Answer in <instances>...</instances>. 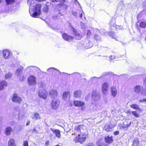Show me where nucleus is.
<instances>
[{
	"instance_id": "nucleus-14",
	"label": "nucleus",
	"mask_w": 146,
	"mask_h": 146,
	"mask_svg": "<svg viewBox=\"0 0 146 146\" xmlns=\"http://www.w3.org/2000/svg\"><path fill=\"white\" fill-rule=\"evenodd\" d=\"M3 53L4 58L6 59L9 58L11 55V53L7 50H3Z\"/></svg>"
},
{
	"instance_id": "nucleus-10",
	"label": "nucleus",
	"mask_w": 146,
	"mask_h": 146,
	"mask_svg": "<svg viewBox=\"0 0 146 146\" xmlns=\"http://www.w3.org/2000/svg\"><path fill=\"white\" fill-rule=\"evenodd\" d=\"M12 100V101L13 102L19 104L21 103V98L18 96L16 93H15L13 94Z\"/></svg>"
},
{
	"instance_id": "nucleus-11",
	"label": "nucleus",
	"mask_w": 146,
	"mask_h": 146,
	"mask_svg": "<svg viewBox=\"0 0 146 146\" xmlns=\"http://www.w3.org/2000/svg\"><path fill=\"white\" fill-rule=\"evenodd\" d=\"M62 37L65 40L69 42L72 41L74 39L73 36L68 35L65 33H64L62 34Z\"/></svg>"
},
{
	"instance_id": "nucleus-57",
	"label": "nucleus",
	"mask_w": 146,
	"mask_h": 146,
	"mask_svg": "<svg viewBox=\"0 0 146 146\" xmlns=\"http://www.w3.org/2000/svg\"><path fill=\"white\" fill-rule=\"evenodd\" d=\"M80 25H81L83 27H84V23H82V22H80Z\"/></svg>"
},
{
	"instance_id": "nucleus-2",
	"label": "nucleus",
	"mask_w": 146,
	"mask_h": 146,
	"mask_svg": "<svg viewBox=\"0 0 146 146\" xmlns=\"http://www.w3.org/2000/svg\"><path fill=\"white\" fill-rule=\"evenodd\" d=\"M131 123V122L128 119L124 120L122 123H120L118 125L119 129H122L127 128L130 126Z\"/></svg>"
},
{
	"instance_id": "nucleus-52",
	"label": "nucleus",
	"mask_w": 146,
	"mask_h": 146,
	"mask_svg": "<svg viewBox=\"0 0 146 146\" xmlns=\"http://www.w3.org/2000/svg\"><path fill=\"white\" fill-rule=\"evenodd\" d=\"M83 11H80V18H82V16L83 15Z\"/></svg>"
},
{
	"instance_id": "nucleus-44",
	"label": "nucleus",
	"mask_w": 146,
	"mask_h": 146,
	"mask_svg": "<svg viewBox=\"0 0 146 146\" xmlns=\"http://www.w3.org/2000/svg\"><path fill=\"white\" fill-rule=\"evenodd\" d=\"M86 146H94V145L92 143L90 142L87 144Z\"/></svg>"
},
{
	"instance_id": "nucleus-46",
	"label": "nucleus",
	"mask_w": 146,
	"mask_h": 146,
	"mask_svg": "<svg viewBox=\"0 0 146 146\" xmlns=\"http://www.w3.org/2000/svg\"><path fill=\"white\" fill-rule=\"evenodd\" d=\"M119 133V132L118 131H114L113 133V135H118Z\"/></svg>"
},
{
	"instance_id": "nucleus-33",
	"label": "nucleus",
	"mask_w": 146,
	"mask_h": 146,
	"mask_svg": "<svg viewBox=\"0 0 146 146\" xmlns=\"http://www.w3.org/2000/svg\"><path fill=\"white\" fill-rule=\"evenodd\" d=\"M33 118L36 120H37L40 119V116L38 113H35Z\"/></svg>"
},
{
	"instance_id": "nucleus-29",
	"label": "nucleus",
	"mask_w": 146,
	"mask_h": 146,
	"mask_svg": "<svg viewBox=\"0 0 146 146\" xmlns=\"http://www.w3.org/2000/svg\"><path fill=\"white\" fill-rule=\"evenodd\" d=\"M101 77H100L98 78L96 77H92L90 79L91 81L93 83H95L98 82V79L99 78H100Z\"/></svg>"
},
{
	"instance_id": "nucleus-9",
	"label": "nucleus",
	"mask_w": 146,
	"mask_h": 146,
	"mask_svg": "<svg viewBox=\"0 0 146 146\" xmlns=\"http://www.w3.org/2000/svg\"><path fill=\"white\" fill-rule=\"evenodd\" d=\"M86 140V137H82L78 136L76 137L73 139V141L75 143H80L81 144L83 143Z\"/></svg>"
},
{
	"instance_id": "nucleus-23",
	"label": "nucleus",
	"mask_w": 146,
	"mask_h": 146,
	"mask_svg": "<svg viewBox=\"0 0 146 146\" xmlns=\"http://www.w3.org/2000/svg\"><path fill=\"white\" fill-rule=\"evenodd\" d=\"M8 146H16L14 139H12L9 140L8 142Z\"/></svg>"
},
{
	"instance_id": "nucleus-16",
	"label": "nucleus",
	"mask_w": 146,
	"mask_h": 146,
	"mask_svg": "<svg viewBox=\"0 0 146 146\" xmlns=\"http://www.w3.org/2000/svg\"><path fill=\"white\" fill-rule=\"evenodd\" d=\"M102 91H107L109 88V84L107 82H104L102 85Z\"/></svg>"
},
{
	"instance_id": "nucleus-54",
	"label": "nucleus",
	"mask_w": 146,
	"mask_h": 146,
	"mask_svg": "<svg viewBox=\"0 0 146 146\" xmlns=\"http://www.w3.org/2000/svg\"><path fill=\"white\" fill-rule=\"evenodd\" d=\"M33 68V69H34V68H37L38 69H39V70H40V69L37 68V67H36L35 66H29L28 67V68Z\"/></svg>"
},
{
	"instance_id": "nucleus-31",
	"label": "nucleus",
	"mask_w": 146,
	"mask_h": 146,
	"mask_svg": "<svg viewBox=\"0 0 146 146\" xmlns=\"http://www.w3.org/2000/svg\"><path fill=\"white\" fill-rule=\"evenodd\" d=\"M131 113L133 116L135 117L138 118L139 117V115L135 111H131Z\"/></svg>"
},
{
	"instance_id": "nucleus-58",
	"label": "nucleus",
	"mask_w": 146,
	"mask_h": 146,
	"mask_svg": "<svg viewBox=\"0 0 146 146\" xmlns=\"http://www.w3.org/2000/svg\"><path fill=\"white\" fill-rule=\"evenodd\" d=\"M30 123V121H28L26 123V125L27 126V125H29V124Z\"/></svg>"
},
{
	"instance_id": "nucleus-4",
	"label": "nucleus",
	"mask_w": 146,
	"mask_h": 146,
	"mask_svg": "<svg viewBox=\"0 0 146 146\" xmlns=\"http://www.w3.org/2000/svg\"><path fill=\"white\" fill-rule=\"evenodd\" d=\"M28 82L29 86H34L36 84V78L33 75H31L28 78Z\"/></svg>"
},
{
	"instance_id": "nucleus-36",
	"label": "nucleus",
	"mask_w": 146,
	"mask_h": 146,
	"mask_svg": "<svg viewBox=\"0 0 146 146\" xmlns=\"http://www.w3.org/2000/svg\"><path fill=\"white\" fill-rule=\"evenodd\" d=\"M94 38L96 40H99L101 38L100 36L98 35H95L94 36Z\"/></svg>"
},
{
	"instance_id": "nucleus-24",
	"label": "nucleus",
	"mask_w": 146,
	"mask_h": 146,
	"mask_svg": "<svg viewBox=\"0 0 146 146\" xmlns=\"http://www.w3.org/2000/svg\"><path fill=\"white\" fill-rule=\"evenodd\" d=\"M12 131V128L10 127H6L5 130V133L7 135H10L11 132Z\"/></svg>"
},
{
	"instance_id": "nucleus-51",
	"label": "nucleus",
	"mask_w": 146,
	"mask_h": 146,
	"mask_svg": "<svg viewBox=\"0 0 146 146\" xmlns=\"http://www.w3.org/2000/svg\"><path fill=\"white\" fill-rule=\"evenodd\" d=\"M72 14L73 15H74L75 17H76L77 15V13L76 12L73 11L72 13Z\"/></svg>"
},
{
	"instance_id": "nucleus-48",
	"label": "nucleus",
	"mask_w": 146,
	"mask_h": 146,
	"mask_svg": "<svg viewBox=\"0 0 146 146\" xmlns=\"http://www.w3.org/2000/svg\"><path fill=\"white\" fill-rule=\"evenodd\" d=\"M49 144V141L48 140H47L46 141L45 143V146H48Z\"/></svg>"
},
{
	"instance_id": "nucleus-12",
	"label": "nucleus",
	"mask_w": 146,
	"mask_h": 146,
	"mask_svg": "<svg viewBox=\"0 0 146 146\" xmlns=\"http://www.w3.org/2000/svg\"><path fill=\"white\" fill-rule=\"evenodd\" d=\"M104 140L106 143L108 144H111L113 141V137L109 136V135L106 136L104 137Z\"/></svg>"
},
{
	"instance_id": "nucleus-25",
	"label": "nucleus",
	"mask_w": 146,
	"mask_h": 146,
	"mask_svg": "<svg viewBox=\"0 0 146 146\" xmlns=\"http://www.w3.org/2000/svg\"><path fill=\"white\" fill-rule=\"evenodd\" d=\"M70 96V94L69 92H64L62 96V97L64 99H65L67 98H69Z\"/></svg>"
},
{
	"instance_id": "nucleus-6",
	"label": "nucleus",
	"mask_w": 146,
	"mask_h": 146,
	"mask_svg": "<svg viewBox=\"0 0 146 146\" xmlns=\"http://www.w3.org/2000/svg\"><path fill=\"white\" fill-rule=\"evenodd\" d=\"M71 28L72 31L73 32L74 35H75V38L77 40H80L81 39L82 36L80 32L77 31L72 27Z\"/></svg>"
},
{
	"instance_id": "nucleus-59",
	"label": "nucleus",
	"mask_w": 146,
	"mask_h": 146,
	"mask_svg": "<svg viewBox=\"0 0 146 146\" xmlns=\"http://www.w3.org/2000/svg\"><path fill=\"white\" fill-rule=\"evenodd\" d=\"M74 92V95H75V96L76 97H78L76 95V92Z\"/></svg>"
},
{
	"instance_id": "nucleus-32",
	"label": "nucleus",
	"mask_w": 146,
	"mask_h": 146,
	"mask_svg": "<svg viewBox=\"0 0 146 146\" xmlns=\"http://www.w3.org/2000/svg\"><path fill=\"white\" fill-rule=\"evenodd\" d=\"M5 1L7 5H9L14 3L15 0H5Z\"/></svg>"
},
{
	"instance_id": "nucleus-50",
	"label": "nucleus",
	"mask_w": 146,
	"mask_h": 146,
	"mask_svg": "<svg viewBox=\"0 0 146 146\" xmlns=\"http://www.w3.org/2000/svg\"><path fill=\"white\" fill-rule=\"evenodd\" d=\"M143 84L144 86H146V76L143 80Z\"/></svg>"
},
{
	"instance_id": "nucleus-43",
	"label": "nucleus",
	"mask_w": 146,
	"mask_h": 146,
	"mask_svg": "<svg viewBox=\"0 0 146 146\" xmlns=\"http://www.w3.org/2000/svg\"><path fill=\"white\" fill-rule=\"evenodd\" d=\"M113 27H114L115 28H116V29H117V28H118L119 29H121V28L119 26H117L115 24H113Z\"/></svg>"
},
{
	"instance_id": "nucleus-64",
	"label": "nucleus",
	"mask_w": 146,
	"mask_h": 146,
	"mask_svg": "<svg viewBox=\"0 0 146 146\" xmlns=\"http://www.w3.org/2000/svg\"><path fill=\"white\" fill-rule=\"evenodd\" d=\"M75 1L76 2H78L77 0H75Z\"/></svg>"
},
{
	"instance_id": "nucleus-28",
	"label": "nucleus",
	"mask_w": 146,
	"mask_h": 146,
	"mask_svg": "<svg viewBox=\"0 0 146 146\" xmlns=\"http://www.w3.org/2000/svg\"><path fill=\"white\" fill-rule=\"evenodd\" d=\"M107 33H108L110 36L112 37L113 38H115L116 40H117L116 39V38L114 37L115 36V32L111 31L110 32H107Z\"/></svg>"
},
{
	"instance_id": "nucleus-49",
	"label": "nucleus",
	"mask_w": 146,
	"mask_h": 146,
	"mask_svg": "<svg viewBox=\"0 0 146 146\" xmlns=\"http://www.w3.org/2000/svg\"><path fill=\"white\" fill-rule=\"evenodd\" d=\"M116 89L113 86H112L111 88V91H116Z\"/></svg>"
},
{
	"instance_id": "nucleus-7",
	"label": "nucleus",
	"mask_w": 146,
	"mask_h": 146,
	"mask_svg": "<svg viewBox=\"0 0 146 146\" xmlns=\"http://www.w3.org/2000/svg\"><path fill=\"white\" fill-rule=\"evenodd\" d=\"M116 126V124L115 123L111 124V123H110V125H105L104 126V129L106 132H109L111 131Z\"/></svg>"
},
{
	"instance_id": "nucleus-3",
	"label": "nucleus",
	"mask_w": 146,
	"mask_h": 146,
	"mask_svg": "<svg viewBox=\"0 0 146 146\" xmlns=\"http://www.w3.org/2000/svg\"><path fill=\"white\" fill-rule=\"evenodd\" d=\"M47 72L50 74H52V76L56 77H58V75L61 74L60 71L53 67H50L47 69Z\"/></svg>"
},
{
	"instance_id": "nucleus-20",
	"label": "nucleus",
	"mask_w": 146,
	"mask_h": 146,
	"mask_svg": "<svg viewBox=\"0 0 146 146\" xmlns=\"http://www.w3.org/2000/svg\"><path fill=\"white\" fill-rule=\"evenodd\" d=\"M7 83L5 81H3L0 82V90H2L4 88L5 86H6Z\"/></svg>"
},
{
	"instance_id": "nucleus-47",
	"label": "nucleus",
	"mask_w": 146,
	"mask_h": 146,
	"mask_svg": "<svg viewBox=\"0 0 146 146\" xmlns=\"http://www.w3.org/2000/svg\"><path fill=\"white\" fill-rule=\"evenodd\" d=\"M81 125H78V126H76V129L77 131L80 130V128H81Z\"/></svg>"
},
{
	"instance_id": "nucleus-38",
	"label": "nucleus",
	"mask_w": 146,
	"mask_h": 146,
	"mask_svg": "<svg viewBox=\"0 0 146 146\" xmlns=\"http://www.w3.org/2000/svg\"><path fill=\"white\" fill-rule=\"evenodd\" d=\"M43 11L45 12H47L48 11V8L47 6L46 5L43 8Z\"/></svg>"
},
{
	"instance_id": "nucleus-41",
	"label": "nucleus",
	"mask_w": 146,
	"mask_h": 146,
	"mask_svg": "<svg viewBox=\"0 0 146 146\" xmlns=\"http://www.w3.org/2000/svg\"><path fill=\"white\" fill-rule=\"evenodd\" d=\"M23 146H28V143L27 141H24L23 144Z\"/></svg>"
},
{
	"instance_id": "nucleus-30",
	"label": "nucleus",
	"mask_w": 146,
	"mask_h": 146,
	"mask_svg": "<svg viewBox=\"0 0 146 146\" xmlns=\"http://www.w3.org/2000/svg\"><path fill=\"white\" fill-rule=\"evenodd\" d=\"M139 25L141 27L145 29L146 28V23L144 21H141L140 22Z\"/></svg>"
},
{
	"instance_id": "nucleus-5",
	"label": "nucleus",
	"mask_w": 146,
	"mask_h": 146,
	"mask_svg": "<svg viewBox=\"0 0 146 146\" xmlns=\"http://www.w3.org/2000/svg\"><path fill=\"white\" fill-rule=\"evenodd\" d=\"M23 68V67L21 66L20 67L18 68L17 69L15 72V75H16L18 77H20L21 76V74L22 72V70ZM24 77L22 78H19V80L21 82H23L24 80Z\"/></svg>"
},
{
	"instance_id": "nucleus-63",
	"label": "nucleus",
	"mask_w": 146,
	"mask_h": 146,
	"mask_svg": "<svg viewBox=\"0 0 146 146\" xmlns=\"http://www.w3.org/2000/svg\"><path fill=\"white\" fill-rule=\"evenodd\" d=\"M83 80H84L85 81H86V79H83Z\"/></svg>"
},
{
	"instance_id": "nucleus-40",
	"label": "nucleus",
	"mask_w": 146,
	"mask_h": 146,
	"mask_svg": "<svg viewBox=\"0 0 146 146\" xmlns=\"http://www.w3.org/2000/svg\"><path fill=\"white\" fill-rule=\"evenodd\" d=\"M88 43L89 45L88 46V48H90L93 46V44L91 41H88Z\"/></svg>"
},
{
	"instance_id": "nucleus-35",
	"label": "nucleus",
	"mask_w": 146,
	"mask_h": 146,
	"mask_svg": "<svg viewBox=\"0 0 146 146\" xmlns=\"http://www.w3.org/2000/svg\"><path fill=\"white\" fill-rule=\"evenodd\" d=\"M12 76V74L10 72H9L8 74L5 75V79H9Z\"/></svg>"
},
{
	"instance_id": "nucleus-37",
	"label": "nucleus",
	"mask_w": 146,
	"mask_h": 146,
	"mask_svg": "<svg viewBox=\"0 0 146 146\" xmlns=\"http://www.w3.org/2000/svg\"><path fill=\"white\" fill-rule=\"evenodd\" d=\"M61 15H62L60 13H59L57 15H55L53 16L52 18L54 19L55 20L57 18L58 16H60Z\"/></svg>"
},
{
	"instance_id": "nucleus-15",
	"label": "nucleus",
	"mask_w": 146,
	"mask_h": 146,
	"mask_svg": "<svg viewBox=\"0 0 146 146\" xmlns=\"http://www.w3.org/2000/svg\"><path fill=\"white\" fill-rule=\"evenodd\" d=\"M73 104L76 107H82L84 105V103L82 101L78 100L74 101Z\"/></svg>"
},
{
	"instance_id": "nucleus-53",
	"label": "nucleus",
	"mask_w": 146,
	"mask_h": 146,
	"mask_svg": "<svg viewBox=\"0 0 146 146\" xmlns=\"http://www.w3.org/2000/svg\"><path fill=\"white\" fill-rule=\"evenodd\" d=\"M139 101L140 102H146V99H143V100H139Z\"/></svg>"
},
{
	"instance_id": "nucleus-21",
	"label": "nucleus",
	"mask_w": 146,
	"mask_h": 146,
	"mask_svg": "<svg viewBox=\"0 0 146 146\" xmlns=\"http://www.w3.org/2000/svg\"><path fill=\"white\" fill-rule=\"evenodd\" d=\"M134 88V91H142L143 89L142 86L139 85L136 86Z\"/></svg>"
},
{
	"instance_id": "nucleus-1",
	"label": "nucleus",
	"mask_w": 146,
	"mask_h": 146,
	"mask_svg": "<svg viewBox=\"0 0 146 146\" xmlns=\"http://www.w3.org/2000/svg\"><path fill=\"white\" fill-rule=\"evenodd\" d=\"M41 6L40 4H36L33 6V8L30 9L29 12L32 17L37 18L41 13L40 8Z\"/></svg>"
},
{
	"instance_id": "nucleus-18",
	"label": "nucleus",
	"mask_w": 146,
	"mask_h": 146,
	"mask_svg": "<svg viewBox=\"0 0 146 146\" xmlns=\"http://www.w3.org/2000/svg\"><path fill=\"white\" fill-rule=\"evenodd\" d=\"M96 144L97 146H108L104 141L102 139H99L96 142Z\"/></svg>"
},
{
	"instance_id": "nucleus-13",
	"label": "nucleus",
	"mask_w": 146,
	"mask_h": 146,
	"mask_svg": "<svg viewBox=\"0 0 146 146\" xmlns=\"http://www.w3.org/2000/svg\"><path fill=\"white\" fill-rule=\"evenodd\" d=\"M50 3L53 6L55 5V3L53 4L55 2L57 3L59 2V3L57 4V5H59L60 3L61 6H62L64 4L66 0H50Z\"/></svg>"
},
{
	"instance_id": "nucleus-39",
	"label": "nucleus",
	"mask_w": 146,
	"mask_h": 146,
	"mask_svg": "<svg viewBox=\"0 0 146 146\" xmlns=\"http://www.w3.org/2000/svg\"><path fill=\"white\" fill-rule=\"evenodd\" d=\"M91 35V33L89 30H88L86 36L87 38H89Z\"/></svg>"
},
{
	"instance_id": "nucleus-61",
	"label": "nucleus",
	"mask_w": 146,
	"mask_h": 146,
	"mask_svg": "<svg viewBox=\"0 0 146 146\" xmlns=\"http://www.w3.org/2000/svg\"><path fill=\"white\" fill-rule=\"evenodd\" d=\"M111 22H112V21L111 20V21H110V23H109V24H110V25H112V23H111Z\"/></svg>"
},
{
	"instance_id": "nucleus-62",
	"label": "nucleus",
	"mask_w": 146,
	"mask_h": 146,
	"mask_svg": "<svg viewBox=\"0 0 146 146\" xmlns=\"http://www.w3.org/2000/svg\"><path fill=\"white\" fill-rule=\"evenodd\" d=\"M52 28L54 30H56L57 29L55 28H53V27H52Z\"/></svg>"
},
{
	"instance_id": "nucleus-27",
	"label": "nucleus",
	"mask_w": 146,
	"mask_h": 146,
	"mask_svg": "<svg viewBox=\"0 0 146 146\" xmlns=\"http://www.w3.org/2000/svg\"><path fill=\"white\" fill-rule=\"evenodd\" d=\"M130 107L133 109L137 110H140V108H139L138 105L136 104H133L130 106Z\"/></svg>"
},
{
	"instance_id": "nucleus-55",
	"label": "nucleus",
	"mask_w": 146,
	"mask_h": 146,
	"mask_svg": "<svg viewBox=\"0 0 146 146\" xmlns=\"http://www.w3.org/2000/svg\"><path fill=\"white\" fill-rule=\"evenodd\" d=\"M126 113L127 114H130L131 113V111H130L127 110L126 112Z\"/></svg>"
},
{
	"instance_id": "nucleus-34",
	"label": "nucleus",
	"mask_w": 146,
	"mask_h": 146,
	"mask_svg": "<svg viewBox=\"0 0 146 146\" xmlns=\"http://www.w3.org/2000/svg\"><path fill=\"white\" fill-rule=\"evenodd\" d=\"M73 77H80V74L78 72H74L70 74Z\"/></svg>"
},
{
	"instance_id": "nucleus-45",
	"label": "nucleus",
	"mask_w": 146,
	"mask_h": 146,
	"mask_svg": "<svg viewBox=\"0 0 146 146\" xmlns=\"http://www.w3.org/2000/svg\"><path fill=\"white\" fill-rule=\"evenodd\" d=\"M109 58L111 60H113L114 59H115V57L114 56L110 55L109 56Z\"/></svg>"
},
{
	"instance_id": "nucleus-17",
	"label": "nucleus",
	"mask_w": 146,
	"mask_h": 146,
	"mask_svg": "<svg viewBox=\"0 0 146 146\" xmlns=\"http://www.w3.org/2000/svg\"><path fill=\"white\" fill-rule=\"evenodd\" d=\"M51 130L54 134L58 138L61 137V134L60 131L58 129H53L52 128L51 129Z\"/></svg>"
},
{
	"instance_id": "nucleus-60",
	"label": "nucleus",
	"mask_w": 146,
	"mask_h": 146,
	"mask_svg": "<svg viewBox=\"0 0 146 146\" xmlns=\"http://www.w3.org/2000/svg\"><path fill=\"white\" fill-rule=\"evenodd\" d=\"M53 136V134L52 133H51L50 134V137H52Z\"/></svg>"
},
{
	"instance_id": "nucleus-42",
	"label": "nucleus",
	"mask_w": 146,
	"mask_h": 146,
	"mask_svg": "<svg viewBox=\"0 0 146 146\" xmlns=\"http://www.w3.org/2000/svg\"><path fill=\"white\" fill-rule=\"evenodd\" d=\"M111 74V72H105V73H104L102 74V76H101V77H102V76H106V75L108 74Z\"/></svg>"
},
{
	"instance_id": "nucleus-22",
	"label": "nucleus",
	"mask_w": 146,
	"mask_h": 146,
	"mask_svg": "<svg viewBox=\"0 0 146 146\" xmlns=\"http://www.w3.org/2000/svg\"><path fill=\"white\" fill-rule=\"evenodd\" d=\"M139 142L138 138L135 139L133 141L132 146H138L139 144Z\"/></svg>"
},
{
	"instance_id": "nucleus-26",
	"label": "nucleus",
	"mask_w": 146,
	"mask_h": 146,
	"mask_svg": "<svg viewBox=\"0 0 146 146\" xmlns=\"http://www.w3.org/2000/svg\"><path fill=\"white\" fill-rule=\"evenodd\" d=\"M45 86L43 82L42 81L40 82L38 84L39 88L41 90H42V91H43Z\"/></svg>"
},
{
	"instance_id": "nucleus-56",
	"label": "nucleus",
	"mask_w": 146,
	"mask_h": 146,
	"mask_svg": "<svg viewBox=\"0 0 146 146\" xmlns=\"http://www.w3.org/2000/svg\"><path fill=\"white\" fill-rule=\"evenodd\" d=\"M112 95L113 96H115L117 92H112Z\"/></svg>"
},
{
	"instance_id": "nucleus-19",
	"label": "nucleus",
	"mask_w": 146,
	"mask_h": 146,
	"mask_svg": "<svg viewBox=\"0 0 146 146\" xmlns=\"http://www.w3.org/2000/svg\"><path fill=\"white\" fill-rule=\"evenodd\" d=\"M38 95L40 98L45 99L47 98V95L44 92H38Z\"/></svg>"
},
{
	"instance_id": "nucleus-8",
	"label": "nucleus",
	"mask_w": 146,
	"mask_h": 146,
	"mask_svg": "<svg viewBox=\"0 0 146 146\" xmlns=\"http://www.w3.org/2000/svg\"><path fill=\"white\" fill-rule=\"evenodd\" d=\"M60 104V101L57 100H53L51 104L52 108L53 109H56L59 106Z\"/></svg>"
}]
</instances>
